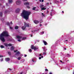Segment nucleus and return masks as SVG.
Listing matches in <instances>:
<instances>
[{
    "label": "nucleus",
    "instance_id": "nucleus-52",
    "mask_svg": "<svg viewBox=\"0 0 74 74\" xmlns=\"http://www.w3.org/2000/svg\"><path fill=\"white\" fill-rule=\"evenodd\" d=\"M60 62H62V60H60Z\"/></svg>",
    "mask_w": 74,
    "mask_h": 74
},
{
    "label": "nucleus",
    "instance_id": "nucleus-38",
    "mask_svg": "<svg viewBox=\"0 0 74 74\" xmlns=\"http://www.w3.org/2000/svg\"><path fill=\"white\" fill-rule=\"evenodd\" d=\"M10 29H12V27H10Z\"/></svg>",
    "mask_w": 74,
    "mask_h": 74
},
{
    "label": "nucleus",
    "instance_id": "nucleus-50",
    "mask_svg": "<svg viewBox=\"0 0 74 74\" xmlns=\"http://www.w3.org/2000/svg\"><path fill=\"white\" fill-rule=\"evenodd\" d=\"M49 74H52V73H49Z\"/></svg>",
    "mask_w": 74,
    "mask_h": 74
},
{
    "label": "nucleus",
    "instance_id": "nucleus-14",
    "mask_svg": "<svg viewBox=\"0 0 74 74\" xmlns=\"http://www.w3.org/2000/svg\"><path fill=\"white\" fill-rule=\"evenodd\" d=\"M25 5H29V2H25L24 3Z\"/></svg>",
    "mask_w": 74,
    "mask_h": 74
},
{
    "label": "nucleus",
    "instance_id": "nucleus-53",
    "mask_svg": "<svg viewBox=\"0 0 74 74\" xmlns=\"http://www.w3.org/2000/svg\"><path fill=\"white\" fill-rule=\"evenodd\" d=\"M32 35H31V37H32Z\"/></svg>",
    "mask_w": 74,
    "mask_h": 74
},
{
    "label": "nucleus",
    "instance_id": "nucleus-51",
    "mask_svg": "<svg viewBox=\"0 0 74 74\" xmlns=\"http://www.w3.org/2000/svg\"><path fill=\"white\" fill-rule=\"evenodd\" d=\"M68 56H70V55H69V54H68Z\"/></svg>",
    "mask_w": 74,
    "mask_h": 74
},
{
    "label": "nucleus",
    "instance_id": "nucleus-27",
    "mask_svg": "<svg viewBox=\"0 0 74 74\" xmlns=\"http://www.w3.org/2000/svg\"><path fill=\"white\" fill-rule=\"evenodd\" d=\"M36 8L35 7H34L33 8V10H35L36 9Z\"/></svg>",
    "mask_w": 74,
    "mask_h": 74
},
{
    "label": "nucleus",
    "instance_id": "nucleus-49",
    "mask_svg": "<svg viewBox=\"0 0 74 74\" xmlns=\"http://www.w3.org/2000/svg\"><path fill=\"white\" fill-rule=\"evenodd\" d=\"M39 56H41V54H39Z\"/></svg>",
    "mask_w": 74,
    "mask_h": 74
},
{
    "label": "nucleus",
    "instance_id": "nucleus-57",
    "mask_svg": "<svg viewBox=\"0 0 74 74\" xmlns=\"http://www.w3.org/2000/svg\"><path fill=\"white\" fill-rule=\"evenodd\" d=\"M49 4L48 3H47V4Z\"/></svg>",
    "mask_w": 74,
    "mask_h": 74
},
{
    "label": "nucleus",
    "instance_id": "nucleus-59",
    "mask_svg": "<svg viewBox=\"0 0 74 74\" xmlns=\"http://www.w3.org/2000/svg\"><path fill=\"white\" fill-rule=\"evenodd\" d=\"M64 49L66 50V49Z\"/></svg>",
    "mask_w": 74,
    "mask_h": 74
},
{
    "label": "nucleus",
    "instance_id": "nucleus-44",
    "mask_svg": "<svg viewBox=\"0 0 74 74\" xmlns=\"http://www.w3.org/2000/svg\"><path fill=\"white\" fill-rule=\"evenodd\" d=\"M32 32H33V33H34L35 32V31H32Z\"/></svg>",
    "mask_w": 74,
    "mask_h": 74
},
{
    "label": "nucleus",
    "instance_id": "nucleus-20",
    "mask_svg": "<svg viewBox=\"0 0 74 74\" xmlns=\"http://www.w3.org/2000/svg\"><path fill=\"white\" fill-rule=\"evenodd\" d=\"M18 28H19V27L18 26H16L15 27V29H18Z\"/></svg>",
    "mask_w": 74,
    "mask_h": 74
},
{
    "label": "nucleus",
    "instance_id": "nucleus-22",
    "mask_svg": "<svg viewBox=\"0 0 74 74\" xmlns=\"http://www.w3.org/2000/svg\"><path fill=\"white\" fill-rule=\"evenodd\" d=\"M3 15V13H0V17H1Z\"/></svg>",
    "mask_w": 74,
    "mask_h": 74
},
{
    "label": "nucleus",
    "instance_id": "nucleus-39",
    "mask_svg": "<svg viewBox=\"0 0 74 74\" xmlns=\"http://www.w3.org/2000/svg\"><path fill=\"white\" fill-rule=\"evenodd\" d=\"M43 55H46V53L44 52V53H43Z\"/></svg>",
    "mask_w": 74,
    "mask_h": 74
},
{
    "label": "nucleus",
    "instance_id": "nucleus-1",
    "mask_svg": "<svg viewBox=\"0 0 74 74\" xmlns=\"http://www.w3.org/2000/svg\"><path fill=\"white\" fill-rule=\"evenodd\" d=\"M30 14H31L30 12L23 10L22 13L21 14V16L26 20H27L29 19V16L30 15Z\"/></svg>",
    "mask_w": 74,
    "mask_h": 74
},
{
    "label": "nucleus",
    "instance_id": "nucleus-45",
    "mask_svg": "<svg viewBox=\"0 0 74 74\" xmlns=\"http://www.w3.org/2000/svg\"><path fill=\"white\" fill-rule=\"evenodd\" d=\"M64 41L65 42H66V41H67V40H65Z\"/></svg>",
    "mask_w": 74,
    "mask_h": 74
},
{
    "label": "nucleus",
    "instance_id": "nucleus-58",
    "mask_svg": "<svg viewBox=\"0 0 74 74\" xmlns=\"http://www.w3.org/2000/svg\"><path fill=\"white\" fill-rule=\"evenodd\" d=\"M10 70H11V69H10Z\"/></svg>",
    "mask_w": 74,
    "mask_h": 74
},
{
    "label": "nucleus",
    "instance_id": "nucleus-15",
    "mask_svg": "<svg viewBox=\"0 0 74 74\" xmlns=\"http://www.w3.org/2000/svg\"><path fill=\"white\" fill-rule=\"evenodd\" d=\"M22 29H23V30H25V29H26V26H24L22 27Z\"/></svg>",
    "mask_w": 74,
    "mask_h": 74
},
{
    "label": "nucleus",
    "instance_id": "nucleus-21",
    "mask_svg": "<svg viewBox=\"0 0 74 74\" xmlns=\"http://www.w3.org/2000/svg\"><path fill=\"white\" fill-rule=\"evenodd\" d=\"M4 45H5V46L6 47H8V44H7V43H4Z\"/></svg>",
    "mask_w": 74,
    "mask_h": 74
},
{
    "label": "nucleus",
    "instance_id": "nucleus-42",
    "mask_svg": "<svg viewBox=\"0 0 74 74\" xmlns=\"http://www.w3.org/2000/svg\"><path fill=\"white\" fill-rule=\"evenodd\" d=\"M17 50L14 51V52H17Z\"/></svg>",
    "mask_w": 74,
    "mask_h": 74
},
{
    "label": "nucleus",
    "instance_id": "nucleus-12",
    "mask_svg": "<svg viewBox=\"0 0 74 74\" xmlns=\"http://www.w3.org/2000/svg\"><path fill=\"white\" fill-rule=\"evenodd\" d=\"M42 48L43 49V51H45L46 50H47V49H46V48H45V47H42Z\"/></svg>",
    "mask_w": 74,
    "mask_h": 74
},
{
    "label": "nucleus",
    "instance_id": "nucleus-60",
    "mask_svg": "<svg viewBox=\"0 0 74 74\" xmlns=\"http://www.w3.org/2000/svg\"><path fill=\"white\" fill-rule=\"evenodd\" d=\"M61 1V0H60Z\"/></svg>",
    "mask_w": 74,
    "mask_h": 74
},
{
    "label": "nucleus",
    "instance_id": "nucleus-32",
    "mask_svg": "<svg viewBox=\"0 0 74 74\" xmlns=\"http://www.w3.org/2000/svg\"><path fill=\"white\" fill-rule=\"evenodd\" d=\"M42 16H45V15H44V13H42Z\"/></svg>",
    "mask_w": 74,
    "mask_h": 74
},
{
    "label": "nucleus",
    "instance_id": "nucleus-35",
    "mask_svg": "<svg viewBox=\"0 0 74 74\" xmlns=\"http://www.w3.org/2000/svg\"><path fill=\"white\" fill-rule=\"evenodd\" d=\"M27 8H30V7L29 6H28L27 7Z\"/></svg>",
    "mask_w": 74,
    "mask_h": 74
},
{
    "label": "nucleus",
    "instance_id": "nucleus-25",
    "mask_svg": "<svg viewBox=\"0 0 74 74\" xmlns=\"http://www.w3.org/2000/svg\"><path fill=\"white\" fill-rule=\"evenodd\" d=\"M29 52H32V49H29Z\"/></svg>",
    "mask_w": 74,
    "mask_h": 74
},
{
    "label": "nucleus",
    "instance_id": "nucleus-29",
    "mask_svg": "<svg viewBox=\"0 0 74 74\" xmlns=\"http://www.w3.org/2000/svg\"><path fill=\"white\" fill-rule=\"evenodd\" d=\"M21 59V57H19L18 58V60H20V59Z\"/></svg>",
    "mask_w": 74,
    "mask_h": 74
},
{
    "label": "nucleus",
    "instance_id": "nucleus-40",
    "mask_svg": "<svg viewBox=\"0 0 74 74\" xmlns=\"http://www.w3.org/2000/svg\"><path fill=\"white\" fill-rule=\"evenodd\" d=\"M41 59V57H39V59L40 60V59Z\"/></svg>",
    "mask_w": 74,
    "mask_h": 74
},
{
    "label": "nucleus",
    "instance_id": "nucleus-17",
    "mask_svg": "<svg viewBox=\"0 0 74 74\" xmlns=\"http://www.w3.org/2000/svg\"><path fill=\"white\" fill-rule=\"evenodd\" d=\"M20 53L19 51H18L17 53H16V55L17 56V55H19V54H20Z\"/></svg>",
    "mask_w": 74,
    "mask_h": 74
},
{
    "label": "nucleus",
    "instance_id": "nucleus-11",
    "mask_svg": "<svg viewBox=\"0 0 74 74\" xmlns=\"http://www.w3.org/2000/svg\"><path fill=\"white\" fill-rule=\"evenodd\" d=\"M14 47L13 46H12L11 47L10 49L11 51H12L13 50H14Z\"/></svg>",
    "mask_w": 74,
    "mask_h": 74
},
{
    "label": "nucleus",
    "instance_id": "nucleus-16",
    "mask_svg": "<svg viewBox=\"0 0 74 74\" xmlns=\"http://www.w3.org/2000/svg\"><path fill=\"white\" fill-rule=\"evenodd\" d=\"M41 10H46V8L44 7L42 8Z\"/></svg>",
    "mask_w": 74,
    "mask_h": 74
},
{
    "label": "nucleus",
    "instance_id": "nucleus-24",
    "mask_svg": "<svg viewBox=\"0 0 74 74\" xmlns=\"http://www.w3.org/2000/svg\"><path fill=\"white\" fill-rule=\"evenodd\" d=\"M8 46H12V44H9L8 45Z\"/></svg>",
    "mask_w": 74,
    "mask_h": 74
},
{
    "label": "nucleus",
    "instance_id": "nucleus-4",
    "mask_svg": "<svg viewBox=\"0 0 74 74\" xmlns=\"http://www.w3.org/2000/svg\"><path fill=\"white\" fill-rule=\"evenodd\" d=\"M21 2L20 1H16V3L17 5H19L21 4Z\"/></svg>",
    "mask_w": 74,
    "mask_h": 74
},
{
    "label": "nucleus",
    "instance_id": "nucleus-33",
    "mask_svg": "<svg viewBox=\"0 0 74 74\" xmlns=\"http://www.w3.org/2000/svg\"><path fill=\"white\" fill-rule=\"evenodd\" d=\"M45 71H48V70L47 69H45Z\"/></svg>",
    "mask_w": 74,
    "mask_h": 74
},
{
    "label": "nucleus",
    "instance_id": "nucleus-28",
    "mask_svg": "<svg viewBox=\"0 0 74 74\" xmlns=\"http://www.w3.org/2000/svg\"><path fill=\"white\" fill-rule=\"evenodd\" d=\"M22 40H21L20 39H18V41H19V42H21V41H22Z\"/></svg>",
    "mask_w": 74,
    "mask_h": 74
},
{
    "label": "nucleus",
    "instance_id": "nucleus-46",
    "mask_svg": "<svg viewBox=\"0 0 74 74\" xmlns=\"http://www.w3.org/2000/svg\"><path fill=\"white\" fill-rule=\"evenodd\" d=\"M32 62H34V60L33 59H32Z\"/></svg>",
    "mask_w": 74,
    "mask_h": 74
},
{
    "label": "nucleus",
    "instance_id": "nucleus-31",
    "mask_svg": "<svg viewBox=\"0 0 74 74\" xmlns=\"http://www.w3.org/2000/svg\"><path fill=\"white\" fill-rule=\"evenodd\" d=\"M3 58H2L1 59V61L3 62Z\"/></svg>",
    "mask_w": 74,
    "mask_h": 74
},
{
    "label": "nucleus",
    "instance_id": "nucleus-54",
    "mask_svg": "<svg viewBox=\"0 0 74 74\" xmlns=\"http://www.w3.org/2000/svg\"><path fill=\"white\" fill-rule=\"evenodd\" d=\"M62 13H64V12H63V11H62Z\"/></svg>",
    "mask_w": 74,
    "mask_h": 74
},
{
    "label": "nucleus",
    "instance_id": "nucleus-37",
    "mask_svg": "<svg viewBox=\"0 0 74 74\" xmlns=\"http://www.w3.org/2000/svg\"><path fill=\"white\" fill-rule=\"evenodd\" d=\"M7 25H10V23H8V22L7 23Z\"/></svg>",
    "mask_w": 74,
    "mask_h": 74
},
{
    "label": "nucleus",
    "instance_id": "nucleus-23",
    "mask_svg": "<svg viewBox=\"0 0 74 74\" xmlns=\"http://www.w3.org/2000/svg\"><path fill=\"white\" fill-rule=\"evenodd\" d=\"M0 47L1 48H4V47L2 45H1Z\"/></svg>",
    "mask_w": 74,
    "mask_h": 74
},
{
    "label": "nucleus",
    "instance_id": "nucleus-36",
    "mask_svg": "<svg viewBox=\"0 0 74 74\" xmlns=\"http://www.w3.org/2000/svg\"><path fill=\"white\" fill-rule=\"evenodd\" d=\"M1 57H3V56L0 55V58H1Z\"/></svg>",
    "mask_w": 74,
    "mask_h": 74
},
{
    "label": "nucleus",
    "instance_id": "nucleus-47",
    "mask_svg": "<svg viewBox=\"0 0 74 74\" xmlns=\"http://www.w3.org/2000/svg\"><path fill=\"white\" fill-rule=\"evenodd\" d=\"M44 58V57L43 56H41V58Z\"/></svg>",
    "mask_w": 74,
    "mask_h": 74
},
{
    "label": "nucleus",
    "instance_id": "nucleus-56",
    "mask_svg": "<svg viewBox=\"0 0 74 74\" xmlns=\"http://www.w3.org/2000/svg\"><path fill=\"white\" fill-rule=\"evenodd\" d=\"M51 16H52V14H51Z\"/></svg>",
    "mask_w": 74,
    "mask_h": 74
},
{
    "label": "nucleus",
    "instance_id": "nucleus-10",
    "mask_svg": "<svg viewBox=\"0 0 74 74\" xmlns=\"http://www.w3.org/2000/svg\"><path fill=\"white\" fill-rule=\"evenodd\" d=\"M5 60L6 62H8V61H9L10 59L9 58H5Z\"/></svg>",
    "mask_w": 74,
    "mask_h": 74
},
{
    "label": "nucleus",
    "instance_id": "nucleus-30",
    "mask_svg": "<svg viewBox=\"0 0 74 74\" xmlns=\"http://www.w3.org/2000/svg\"><path fill=\"white\" fill-rule=\"evenodd\" d=\"M43 6H44V5H40V7H43Z\"/></svg>",
    "mask_w": 74,
    "mask_h": 74
},
{
    "label": "nucleus",
    "instance_id": "nucleus-19",
    "mask_svg": "<svg viewBox=\"0 0 74 74\" xmlns=\"http://www.w3.org/2000/svg\"><path fill=\"white\" fill-rule=\"evenodd\" d=\"M9 3H12V0H9Z\"/></svg>",
    "mask_w": 74,
    "mask_h": 74
},
{
    "label": "nucleus",
    "instance_id": "nucleus-3",
    "mask_svg": "<svg viewBox=\"0 0 74 74\" xmlns=\"http://www.w3.org/2000/svg\"><path fill=\"white\" fill-rule=\"evenodd\" d=\"M31 49H34L35 51H36L37 49H38V46H34V45H32L31 46Z\"/></svg>",
    "mask_w": 74,
    "mask_h": 74
},
{
    "label": "nucleus",
    "instance_id": "nucleus-26",
    "mask_svg": "<svg viewBox=\"0 0 74 74\" xmlns=\"http://www.w3.org/2000/svg\"><path fill=\"white\" fill-rule=\"evenodd\" d=\"M39 1H40V2H44V0H39Z\"/></svg>",
    "mask_w": 74,
    "mask_h": 74
},
{
    "label": "nucleus",
    "instance_id": "nucleus-2",
    "mask_svg": "<svg viewBox=\"0 0 74 74\" xmlns=\"http://www.w3.org/2000/svg\"><path fill=\"white\" fill-rule=\"evenodd\" d=\"M9 36L8 32L6 31H4L0 35V39L2 41L4 42L5 39H4V37H8Z\"/></svg>",
    "mask_w": 74,
    "mask_h": 74
},
{
    "label": "nucleus",
    "instance_id": "nucleus-13",
    "mask_svg": "<svg viewBox=\"0 0 74 74\" xmlns=\"http://www.w3.org/2000/svg\"><path fill=\"white\" fill-rule=\"evenodd\" d=\"M26 37H24L22 38V40H26Z\"/></svg>",
    "mask_w": 74,
    "mask_h": 74
},
{
    "label": "nucleus",
    "instance_id": "nucleus-43",
    "mask_svg": "<svg viewBox=\"0 0 74 74\" xmlns=\"http://www.w3.org/2000/svg\"><path fill=\"white\" fill-rule=\"evenodd\" d=\"M25 57H26V56H27V55H25Z\"/></svg>",
    "mask_w": 74,
    "mask_h": 74
},
{
    "label": "nucleus",
    "instance_id": "nucleus-61",
    "mask_svg": "<svg viewBox=\"0 0 74 74\" xmlns=\"http://www.w3.org/2000/svg\"><path fill=\"white\" fill-rule=\"evenodd\" d=\"M44 74V73H43V74Z\"/></svg>",
    "mask_w": 74,
    "mask_h": 74
},
{
    "label": "nucleus",
    "instance_id": "nucleus-18",
    "mask_svg": "<svg viewBox=\"0 0 74 74\" xmlns=\"http://www.w3.org/2000/svg\"><path fill=\"white\" fill-rule=\"evenodd\" d=\"M44 32L43 31L41 32H40V35H42V34H44Z\"/></svg>",
    "mask_w": 74,
    "mask_h": 74
},
{
    "label": "nucleus",
    "instance_id": "nucleus-6",
    "mask_svg": "<svg viewBox=\"0 0 74 74\" xmlns=\"http://www.w3.org/2000/svg\"><path fill=\"white\" fill-rule=\"evenodd\" d=\"M34 22L35 24H37V23H39V21L37 20H35L34 21Z\"/></svg>",
    "mask_w": 74,
    "mask_h": 74
},
{
    "label": "nucleus",
    "instance_id": "nucleus-8",
    "mask_svg": "<svg viewBox=\"0 0 74 74\" xmlns=\"http://www.w3.org/2000/svg\"><path fill=\"white\" fill-rule=\"evenodd\" d=\"M43 42L44 44V45H47V42L44 40H43Z\"/></svg>",
    "mask_w": 74,
    "mask_h": 74
},
{
    "label": "nucleus",
    "instance_id": "nucleus-48",
    "mask_svg": "<svg viewBox=\"0 0 74 74\" xmlns=\"http://www.w3.org/2000/svg\"><path fill=\"white\" fill-rule=\"evenodd\" d=\"M40 26H42V25H41V24H40Z\"/></svg>",
    "mask_w": 74,
    "mask_h": 74
},
{
    "label": "nucleus",
    "instance_id": "nucleus-34",
    "mask_svg": "<svg viewBox=\"0 0 74 74\" xmlns=\"http://www.w3.org/2000/svg\"><path fill=\"white\" fill-rule=\"evenodd\" d=\"M23 1H27V0H23Z\"/></svg>",
    "mask_w": 74,
    "mask_h": 74
},
{
    "label": "nucleus",
    "instance_id": "nucleus-7",
    "mask_svg": "<svg viewBox=\"0 0 74 74\" xmlns=\"http://www.w3.org/2000/svg\"><path fill=\"white\" fill-rule=\"evenodd\" d=\"M16 38L18 39H21V38H22V36L17 35L16 36Z\"/></svg>",
    "mask_w": 74,
    "mask_h": 74
},
{
    "label": "nucleus",
    "instance_id": "nucleus-9",
    "mask_svg": "<svg viewBox=\"0 0 74 74\" xmlns=\"http://www.w3.org/2000/svg\"><path fill=\"white\" fill-rule=\"evenodd\" d=\"M21 10L20 8H18L16 10V11L17 12H19V11H20Z\"/></svg>",
    "mask_w": 74,
    "mask_h": 74
},
{
    "label": "nucleus",
    "instance_id": "nucleus-55",
    "mask_svg": "<svg viewBox=\"0 0 74 74\" xmlns=\"http://www.w3.org/2000/svg\"><path fill=\"white\" fill-rule=\"evenodd\" d=\"M8 53L9 54H10V52H8Z\"/></svg>",
    "mask_w": 74,
    "mask_h": 74
},
{
    "label": "nucleus",
    "instance_id": "nucleus-41",
    "mask_svg": "<svg viewBox=\"0 0 74 74\" xmlns=\"http://www.w3.org/2000/svg\"><path fill=\"white\" fill-rule=\"evenodd\" d=\"M10 24L11 25H12V23L11 21L10 22Z\"/></svg>",
    "mask_w": 74,
    "mask_h": 74
},
{
    "label": "nucleus",
    "instance_id": "nucleus-5",
    "mask_svg": "<svg viewBox=\"0 0 74 74\" xmlns=\"http://www.w3.org/2000/svg\"><path fill=\"white\" fill-rule=\"evenodd\" d=\"M30 24L25 23V26H26L27 27H29V26H30Z\"/></svg>",
    "mask_w": 74,
    "mask_h": 74
}]
</instances>
